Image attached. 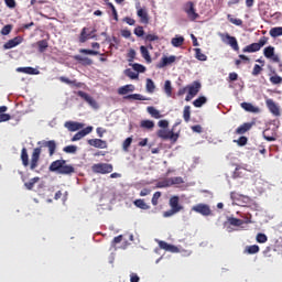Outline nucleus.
Wrapping results in <instances>:
<instances>
[{
  "instance_id": "1",
  "label": "nucleus",
  "mask_w": 282,
  "mask_h": 282,
  "mask_svg": "<svg viewBox=\"0 0 282 282\" xmlns=\"http://www.w3.org/2000/svg\"><path fill=\"white\" fill-rule=\"evenodd\" d=\"M40 148L32 149V155H26V149H20V163L28 170L35 171L39 167V154L42 149H47V156L55 155V141L45 140L37 142Z\"/></svg>"
},
{
  "instance_id": "2",
  "label": "nucleus",
  "mask_w": 282,
  "mask_h": 282,
  "mask_svg": "<svg viewBox=\"0 0 282 282\" xmlns=\"http://www.w3.org/2000/svg\"><path fill=\"white\" fill-rule=\"evenodd\" d=\"M47 172L57 173L59 175H70L75 173V167L67 164V161L56 160L47 165Z\"/></svg>"
},
{
  "instance_id": "3",
  "label": "nucleus",
  "mask_w": 282,
  "mask_h": 282,
  "mask_svg": "<svg viewBox=\"0 0 282 282\" xmlns=\"http://www.w3.org/2000/svg\"><path fill=\"white\" fill-rule=\"evenodd\" d=\"M199 82H192V84L184 86V88H180L176 91V96H184V101H191L192 98H195L196 95H199Z\"/></svg>"
},
{
  "instance_id": "4",
  "label": "nucleus",
  "mask_w": 282,
  "mask_h": 282,
  "mask_svg": "<svg viewBox=\"0 0 282 282\" xmlns=\"http://www.w3.org/2000/svg\"><path fill=\"white\" fill-rule=\"evenodd\" d=\"M167 207L172 209L164 212V218H171V216H175V214L183 210V206L178 205V196H172V198L167 199Z\"/></svg>"
},
{
  "instance_id": "5",
  "label": "nucleus",
  "mask_w": 282,
  "mask_h": 282,
  "mask_svg": "<svg viewBox=\"0 0 282 282\" xmlns=\"http://www.w3.org/2000/svg\"><path fill=\"white\" fill-rule=\"evenodd\" d=\"M184 14L187 15V21L195 22L199 19V13H195V3L191 1L184 3Z\"/></svg>"
},
{
  "instance_id": "6",
  "label": "nucleus",
  "mask_w": 282,
  "mask_h": 282,
  "mask_svg": "<svg viewBox=\"0 0 282 282\" xmlns=\"http://www.w3.org/2000/svg\"><path fill=\"white\" fill-rule=\"evenodd\" d=\"M112 167L108 163H96L91 164V173L99 175L111 174Z\"/></svg>"
},
{
  "instance_id": "7",
  "label": "nucleus",
  "mask_w": 282,
  "mask_h": 282,
  "mask_svg": "<svg viewBox=\"0 0 282 282\" xmlns=\"http://www.w3.org/2000/svg\"><path fill=\"white\" fill-rule=\"evenodd\" d=\"M155 138H160V140H170L172 142H175L176 140H178V134L171 130L160 129L155 131Z\"/></svg>"
},
{
  "instance_id": "8",
  "label": "nucleus",
  "mask_w": 282,
  "mask_h": 282,
  "mask_svg": "<svg viewBox=\"0 0 282 282\" xmlns=\"http://www.w3.org/2000/svg\"><path fill=\"white\" fill-rule=\"evenodd\" d=\"M263 45H267V37H260V42L248 44V46H243V53H254L259 52L260 48H267L263 47Z\"/></svg>"
},
{
  "instance_id": "9",
  "label": "nucleus",
  "mask_w": 282,
  "mask_h": 282,
  "mask_svg": "<svg viewBox=\"0 0 282 282\" xmlns=\"http://www.w3.org/2000/svg\"><path fill=\"white\" fill-rule=\"evenodd\" d=\"M155 127H160V129H166V120H160L158 122H153L151 120L140 121V128L151 130Z\"/></svg>"
},
{
  "instance_id": "10",
  "label": "nucleus",
  "mask_w": 282,
  "mask_h": 282,
  "mask_svg": "<svg viewBox=\"0 0 282 282\" xmlns=\"http://www.w3.org/2000/svg\"><path fill=\"white\" fill-rule=\"evenodd\" d=\"M192 213L199 214V216H210V207L207 204H196V206H192Z\"/></svg>"
},
{
  "instance_id": "11",
  "label": "nucleus",
  "mask_w": 282,
  "mask_h": 282,
  "mask_svg": "<svg viewBox=\"0 0 282 282\" xmlns=\"http://www.w3.org/2000/svg\"><path fill=\"white\" fill-rule=\"evenodd\" d=\"M23 43L22 36H15L12 37V40H8V42L3 43V50H11L15 46H19V44Z\"/></svg>"
},
{
  "instance_id": "12",
  "label": "nucleus",
  "mask_w": 282,
  "mask_h": 282,
  "mask_svg": "<svg viewBox=\"0 0 282 282\" xmlns=\"http://www.w3.org/2000/svg\"><path fill=\"white\" fill-rule=\"evenodd\" d=\"M175 63V56H164L160 58V63L155 64V68L163 69V67L170 66Z\"/></svg>"
},
{
  "instance_id": "13",
  "label": "nucleus",
  "mask_w": 282,
  "mask_h": 282,
  "mask_svg": "<svg viewBox=\"0 0 282 282\" xmlns=\"http://www.w3.org/2000/svg\"><path fill=\"white\" fill-rule=\"evenodd\" d=\"M221 39H224V42L228 43V46L231 47V51L239 52V43L235 41L234 36L221 34Z\"/></svg>"
},
{
  "instance_id": "14",
  "label": "nucleus",
  "mask_w": 282,
  "mask_h": 282,
  "mask_svg": "<svg viewBox=\"0 0 282 282\" xmlns=\"http://www.w3.org/2000/svg\"><path fill=\"white\" fill-rule=\"evenodd\" d=\"M64 129H68V131L75 132V131H83V129H87V127L84 128L83 124L79 122L68 121V122H64Z\"/></svg>"
},
{
  "instance_id": "15",
  "label": "nucleus",
  "mask_w": 282,
  "mask_h": 282,
  "mask_svg": "<svg viewBox=\"0 0 282 282\" xmlns=\"http://www.w3.org/2000/svg\"><path fill=\"white\" fill-rule=\"evenodd\" d=\"M263 58L272 59V62L279 63V57L274 56V47H263Z\"/></svg>"
},
{
  "instance_id": "16",
  "label": "nucleus",
  "mask_w": 282,
  "mask_h": 282,
  "mask_svg": "<svg viewBox=\"0 0 282 282\" xmlns=\"http://www.w3.org/2000/svg\"><path fill=\"white\" fill-rule=\"evenodd\" d=\"M88 145H90L91 148L99 149V150H105V149H107V141H102L100 139H90V140H88Z\"/></svg>"
},
{
  "instance_id": "17",
  "label": "nucleus",
  "mask_w": 282,
  "mask_h": 282,
  "mask_svg": "<svg viewBox=\"0 0 282 282\" xmlns=\"http://www.w3.org/2000/svg\"><path fill=\"white\" fill-rule=\"evenodd\" d=\"M263 105L268 106V112H272V116L279 117V106L274 105L273 100H263Z\"/></svg>"
},
{
  "instance_id": "18",
  "label": "nucleus",
  "mask_w": 282,
  "mask_h": 282,
  "mask_svg": "<svg viewBox=\"0 0 282 282\" xmlns=\"http://www.w3.org/2000/svg\"><path fill=\"white\" fill-rule=\"evenodd\" d=\"M155 243H158V246H160V250H164L166 252H172V253L178 252V248L173 245H169L164 241H158Z\"/></svg>"
},
{
  "instance_id": "19",
  "label": "nucleus",
  "mask_w": 282,
  "mask_h": 282,
  "mask_svg": "<svg viewBox=\"0 0 282 282\" xmlns=\"http://www.w3.org/2000/svg\"><path fill=\"white\" fill-rule=\"evenodd\" d=\"M91 133V127L84 128V130H79L76 134L72 135V142L79 141L83 137H87V134Z\"/></svg>"
},
{
  "instance_id": "20",
  "label": "nucleus",
  "mask_w": 282,
  "mask_h": 282,
  "mask_svg": "<svg viewBox=\"0 0 282 282\" xmlns=\"http://www.w3.org/2000/svg\"><path fill=\"white\" fill-rule=\"evenodd\" d=\"M76 96H78L79 99H84V102H88V106L95 107V99H93L90 95H87V93L79 90L76 91Z\"/></svg>"
},
{
  "instance_id": "21",
  "label": "nucleus",
  "mask_w": 282,
  "mask_h": 282,
  "mask_svg": "<svg viewBox=\"0 0 282 282\" xmlns=\"http://www.w3.org/2000/svg\"><path fill=\"white\" fill-rule=\"evenodd\" d=\"M131 91H134V86L133 85H123L118 90H116V94L123 96L127 95Z\"/></svg>"
},
{
  "instance_id": "22",
  "label": "nucleus",
  "mask_w": 282,
  "mask_h": 282,
  "mask_svg": "<svg viewBox=\"0 0 282 282\" xmlns=\"http://www.w3.org/2000/svg\"><path fill=\"white\" fill-rule=\"evenodd\" d=\"M72 59L76 61V63H79V65L91 66V58L76 55V56H72Z\"/></svg>"
},
{
  "instance_id": "23",
  "label": "nucleus",
  "mask_w": 282,
  "mask_h": 282,
  "mask_svg": "<svg viewBox=\"0 0 282 282\" xmlns=\"http://www.w3.org/2000/svg\"><path fill=\"white\" fill-rule=\"evenodd\" d=\"M252 123H243L240 127L236 128V135H242L247 133V131H251Z\"/></svg>"
},
{
  "instance_id": "24",
  "label": "nucleus",
  "mask_w": 282,
  "mask_h": 282,
  "mask_svg": "<svg viewBox=\"0 0 282 282\" xmlns=\"http://www.w3.org/2000/svg\"><path fill=\"white\" fill-rule=\"evenodd\" d=\"M240 108L243 109V111H248L251 113H259V108L251 106V104H248V102H241Z\"/></svg>"
},
{
  "instance_id": "25",
  "label": "nucleus",
  "mask_w": 282,
  "mask_h": 282,
  "mask_svg": "<svg viewBox=\"0 0 282 282\" xmlns=\"http://www.w3.org/2000/svg\"><path fill=\"white\" fill-rule=\"evenodd\" d=\"M91 39V34H87V28L79 30V43H87Z\"/></svg>"
},
{
  "instance_id": "26",
  "label": "nucleus",
  "mask_w": 282,
  "mask_h": 282,
  "mask_svg": "<svg viewBox=\"0 0 282 282\" xmlns=\"http://www.w3.org/2000/svg\"><path fill=\"white\" fill-rule=\"evenodd\" d=\"M135 17L140 18V23L142 24H147V21H149V19L147 18V10H135Z\"/></svg>"
},
{
  "instance_id": "27",
  "label": "nucleus",
  "mask_w": 282,
  "mask_h": 282,
  "mask_svg": "<svg viewBox=\"0 0 282 282\" xmlns=\"http://www.w3.org/2000/svg\"><path fill=\"white\" fill-rule=\"evenodd\" d=\"M35 48H37V52L40 53L47 51V40H40L35 42Z\"/></svg>"
},
{
  "instance_id": "28",
  "label": "nucleus",
  "mask_w": 282,
  "mask_h": 282,
  "mask_svg": "<svg viewBox=\"0 0 282 282\" xmlns=\"http://www.w3.org/2000/svg\"><path fill=\"white\" fill-rule=\"evenodd\" d=\"M132 205L135 206V208H140V210L151 209V206H148L147 203H143V199H135L132 202Z\"/></svg>"
},
{
  "instance_id": "29",
  "label": "nucleus",
  "mask_w": 282,
  "mask_h": 282,
  "mask_svg": "<svg viewBox=\"0 0 282 282\" xmlns=\"http://www.w3.org/2000/svg\"><path fill=\"white\" fill-rule=\"evenodd\" d=\"M268 35L272 36V39L282 36V26L272 28V30L268 31Z\"/></svg>"
},
{
  "instance_id": "30",
  "label": "nucleus",
  "mask_w": 282,
  "mask_h": 282,
  "mask_svg": "<svg viewBox=\"0 0 282 282\" xmlns=\"http://www.w3.org/2000/svg\"><path fill=\"white\" fill-rule=\"evenodd\" d=\"M254 253H259V246L251 245L243 248V254H254Z\"/></svg>"
},
{
  "instance_id": "31",
  "label": "nucleus",
  "mask_w": 282,
  "mask_h": 282,
  "mask_svg": "<svg viewBox=\"0 0 282 282\" xmlns=\"http://www.w3.org/2000/svg\"><path fill=\"white\" fill-rule=\"evenodd\" d=\"M3 112H7V107L0 106V122H7L11 120V115H7Z\"/></svg>"
},
{
  "instance_id": "32",
  "label": "nucleus",
  "mask_w": 282,
  "mask_h": 282,
  "mask_svg": "<svg viewBox=\"0 0 282 282\" xmlns=\"http://www.w3.org/2000/svg\"><path fill=\"white\" fill-rule=\"evenodd\" d=\"M123 100L144 101L147 100V98H143V95L132 94V95L123 96Z\"/></svg>"
},
{
  "instance_id": "33",
  "label": "nucleus",
  "mask_w": 282,
  "mask_h": 282,
  "mask_svg": "<svg viewBox=\"0 0 282 282\" xmlns=\"http://www.w3.org/2000/svg\"><path fill=\"white\" fill-rule=\"evenodd\" d=\"M205 104H207V97H199L196 100H192V107L200 108Z\"/></svg>"
},
{
  "instance_id": "34",
  "label": "nucleus",
  "mask_w": 282,
  "mask_h": 282,
  "mask_svg": "<svg viewBox=\"0 0 282 282\" xmlns=\"http://www.w3.org/2000/svg\"><path fill=\"white\" fill-rule=\"evenodd\" d=\"M123 76L134 80L139 78V72H133L131 69H123Z\"/></svg>"
},
{
  "instance_id": "35",
  "label": "nucleus",
  "mask_w": 282,
  "mask_h": 282,
  "mask_svg": "<svg viewBox=\"0 0 282 282\" xmlns=\"http://www.w3.org/2000/svg\"><path fill=\"white\" fill-rule=\"evenodd\" d=\"M148 116H152V119L163 118L162 115H159V110H155V107H148Z\"/></svg>"
},
{
  "instance_id": "36",
  "label": "nucleus",
  "mask_w": 282,
  "mask_h": 282,
  "mask_svg": "<svg viewBox=\"0 0 282 282\" xmlns=\"http://www.w3.org/2000/svg\"><path fill=\"white\" fill-rule=\"evenodd\" d=\"M181 183H170L166 181H160L158 183H155V188H166V187H171V185H178Z\"/></svg>"
},
{
  "instance_id": "37",
  "label": "nucleus",
  "mask_w": 282,
  "mask_h": 282,
  "mask_svg": "<svg viewBox=\"0 0 282 282\" xmlns=\"http://www.w3.org/2000/svg\"><path fill=\"white\" fill-rule=\"evenodd\" d=\"M140 57L143 58V62L151 63V54L147 52V48H140Z\"/></svg>"
},
{
  "instance_id": "38",
  "label": "nucleus",
  "mask_w": 282,
  "mask_h": 282,
  "mask_svg": "<svg viewBox=\"0 0 282 282\" xmlns=\"http://www.w3.org/2000/svg\"><path fill=\"white\" fill-rule=\"evenodd\" d=\"M79 54L90 55V56H102V54H99V52L87 50V48H79Z\"/></svg>"
},
{
  "instance_id": "39",
  "label": "nucleus",
  "mask_w": 282,
  "mask_h": 282,
  "mask_svg": "<svg viewBox=\"0 0 282 282\" xmlns=\"http://www.w3.org/2000/svg\"><path fill=\"white\" fill-rule=\"evenodd\" d=\"M145 90H148V94L155 93V82L145 80Z\"/></svg>"
},
{
  "instance_id": "40",
  "label": "nucleus",
  "mask_w": 282,
  "mask_h": 282,
  "mask_svg": "<svg viewBox=\"0 0 282 282\" xmlns=\"http://www.w3.org/2000/svg\"><path fill=\"white\" fill-rule=\"evenodd\" d=\"M128 70L143 74V72H147V68H144L143 65L140 64H132V68H128Z\"/></svg>"
},
{
  "instance_id": "41",
  "label": "nucleus",
  "mask_w": 282,
  "mask_h": 282,
  "mask_svg": "<svg viewBox=\"0 0 282 282\" xmlns=\"http://www.w3.org/2000/svg\"><path fill=\"white\" fill-rule=\"evenodd\" d=\"M192 52H196V61L207 62V55H203L199 48H194Z\"/></svg>"
},
{
  "instance_id": "42",
  "label": "nucleus",
  "mask_w": 282,
  "mask_h": 282,
  "mask_svg": "<svg viewBox=\"0 0 282 282\" xmlns=\"http://www.w3.org/2000/svg\"><path fill=\"white\" fill-rule=\"evenodd\" d=\"M15 72L24 73V74H28V75H35V68H31V67L15 68Z\"/></svg>"
},
{
  "instance_id": "43",
  "label": "nucleus",
  "mask_w": 282,
  "mask_h": 282,
  "mask_svg": "<svg viewBox=\"0 0 282 282\" xmlns=\"http://www.w3.org/2000/svg\"><path fill=\"white\" fill-rule=\"evenodd\" d=\"M39 182V177H32V180H28V183H24V188L31 191V188L35 187V183Z\"/></svg>"
},
{
  "instance_id": "44",
  "label": "nucleus",
  "mask_w": 282,
  "mask_h": 282,
  "mask_svg": "<svg viewBox=\"0 0 282 282\" xmlns=\"http://www.w3.org/2000/svg\"><path fill=\"white\" fill-rule=\"evenodd\" d=\"M135 37H143V41H145V42H148V43L159 41V36L155 35V34H148V35L135 36Z\"/></svg>"
},
{
  "instance_id": "45",
  "label": "nucleus",
  "mask_w": 282,
  "mask_h": 282,
  "mask_svg": "<svg viewBox=\"0 0 282 282\" xmlns=\"http://www.w3.org/2000/svg\"><path fill=\"white\" fill-rule=\"evenodd\" d=\"M228 225L231 227L242 226V220L239 218H228Z\"/></svg>"
},
{
  "instance_id": "46",
  "label": "nucleus",
  "mask_w": 282,
  "mask_h": 282,
  "mask_svg": "<svg viewBox=\"0 0 282 282\" xmlns=\"http://www.w3.org/2000/svg\"><path fill=\"white\" fill-rule=\"evenodd\" d=\"M59 83H64V85L79 87V83H75V80L67 79V77H59Z\"/></svg>"
},
{
  "instance_id": "47",
  "label": "nucleus",
  "mask_w": 282,
  "mask_h": 282,
  "mask_svg": "<svg viewBox=\"0 0 282 282\" xmlns=\"http://www.w3.org/2000/svg\"><path fill=\"white\" fill-rule=\"evenodd\" d=\"M268 82L272 83V85H280L282 84V77H279V75H272V77H268Z\"/></svg>"
},
{
  "instance_id": "48",
  "label": "nucleus",
  "mask_w": 282,
  "mask_h": 282,
  "mask_svg": "<svg viewBox=\"0 0 282 282\" xmlns=\"http://www.w3.org/2000/svg\"><path fill=\"white\" fill-rule=\"evenodd\" d=\"M183 46V36L172 37V47Z\"/></svg>"
},
{
  "instance_id": "49",
  "label": "nucleus",
  "mask_w": 282,
  "mask_h": 282,
  "mask_svg": "<svg viewBox=\"0 0 282 282\" xmlns=\"http://www.w3.org/2000/svg\"><path fill=\"white\" fill-rule=\"evenodd\" d=\"M106 6H108V9H111V20L119 21V14L115 12V6L111 2L106 3Z\"/></svg>"
},
{
  "instance_id": "50",
  "label": "nucleus",
  "mask_w": 282,
  "mask_h": 282,
  "mask_svg": "<svg viewBox=\"0 0 282 282\" xmlns=\"http://www.w3.org/2000/svg\"><path fill=\"white\" fill-rule=\"evenodd\" d=\"M191 121V106H184V122Z\"/></svg>"
},
{
  "instance_id": "51",
  "label": "nucleus",
  "mask_w": 282,
  "mask_h": 282,
  "mask_svg": "<svg viewBox=\"0 0 282 282\" xmlns=\"http://www.w3.org/2000/svg\"><path fill=\"white\" fill-rule=\"evenodd\" d=\"M256 243H267V235L256 234Z\"/></svg>"
},
{
  "instance_id": "52",
  "label": "nucleus",
  "mask_w": 282,
  "mask_h": 282,
  "mask_svg": "<svg viewBox=\"0 0 282 282\" xmlns=\"http://www.w3.org/2000/svg\"><path fill=\"white\" fill-rule=\"evenodd\" d=\"M228 22L236 26L242 25V20L230 18V14H228Z\"/></svg>"
},
{
  "instance_id": "53",
  "label": "nucleus",
  "mask_w": 282,
  "mask_h": 282,
  "mask_svg": "<svg viewBox=\"0 0 282 282\" xmlns=\"http://www.w3.org/2000/svg\"><path fill=\"white\" fill-rule=\"evenodd\" d=\"M7 34H11V24L3 25V29H0V35L7 36Z\"/></svg>"
},
{
  "instance_id": "54",
  "label": "nucleus",
  "mask_w": 282,
  "mask_h": 282,
  "mask_svg": "<svg viewBox=\"0 0 282 282\" xmlns=\"http://www.w3.org/2000/svg\"><path fill=\"white\" fill-rule=\"evenodd\" d=\"M164 95H167V97H171V82L170 80L164 82Z\"/></svg>"
},
{
  "instance_id": "55",
  "label": "nucleus",
  "mask_w": 282,
  "mask_h": 282,
  "mask_svg": "<svg viewBox=\"0 0 282 282\" xmlns=\"http://www.w3.org/2000/svg\"><path fill=\"white\" fill-rule=\"evenodd\" d=\"M162 182H167V183H172V184H183V178L172 177V178L164 180Z\"/></svg>"
},
{
  "instance_id": "56",
  "label": "nucleus",
  "mask_w": 282,
  "mask_h": 282,
  "mask_svg": "<svg viewBox=\"0 0 282 282\" xmlns=\"http://www.w3.org/2000/svg\"><path fill=\"white\" fill-rule=\"evenodd\" d=\"M128 32H132V34H135V36H144L143 35V26H135V29H133L132 31H128Z\"/></svg>"
},
{
  "instance_id": "57",
  "label": "nucleus",
  "mask_w": 282,
  "mask_h": 282,
  "mask_svg": "<svg viewBox=\"0 0 282 282\" xmlns=\"http://www.w3.org/2000/svg\"><path fill=\"white\" fill-rule=\"evenodd\" d=\"M231 176L236 178L242 177V167L236 166V171L231 172Z\"/></svg>"
},
{
  "instance_id": "58",
  "label": "nucleus",
  "mask_w": 282,
  "mask_h": 282,
  "mask_svg": "<svg viewBox=\"0 0 282 282\" xmlns=\"http://www.w3.org/2000/svg\"><path fill=\"white\" fill-rule=\"evenodd\" d=\"M261 72H263V68L259 67V65L251 67V76H259Z\"/></svg>"
},
{
  "instance_id": "59",
  "label": "nucleus",
  "mask_w": 282,
  "mask_h": 282,
  "mask_svg": "<svg viewBox=\"0 0 282 282\" xmlns=\"http://www.w3.org/2000/svg\"><path fill=\"white\" fill-rule=\"evenodd\" d=\"M159 196H161V193L155 192V194H152V206L159 205Z\"/></svg>"
},
{
  "instance_id": "60",
  "label": "nucleus",
  "mask_w": 282,
  "mask_h": 282,
  "mask_svg": "<svg viewBox=\"0 0 282 282\" xmlns=\"http://www.w3.org/2000/svg\"><path fill=\"white\" fill-rule=\"evenodd\" d=\"M236 145H247V137H240V139H236Z\"/></svg>"
},
{
  "instance_id": "61",
  "label": "nucleus",
  "mask_w": 282,
  "mask_h": 282,
  "mask_svg": "<svg viewBox=\"0 0 282 282\" xmlns=\"http://www.w3.org/2000/svg\"><path fill=\"white\" fill-rule=\"evenodd\" d=\"M64 153L75 154V145L64 147Z\"/></svg>"
},
{
  "instance_id": "62",
  "label": "nucleus",
  "mask_w": 282,
  "mask_h": 282,
  "mask_svg": "<svg viewBox=\"0 0 282 282\" xmlns=\"http://www.w3.org/2000/svg\"><path fill=\"white\" fill-rule=\"evenodd\" d=\"M122 241V236H116V238H111V247H115V245H119V242Z\"/></svg>"
},
{
  "instance_id": "63",
  "label": "nucleus",
  "mask_w": 282,
  "mask_h": 282,
  "mask_svg": "<svg viewBox=\"0 0 282 282\" xmlns=\"http://www.w3.org/2000/svg\"><path fill=\"white\" fill-rule=\"evenodd\" d=\"M3 6L8 7V9H14V0H3Z\"/></svg>"
},
{
  "instance_id": "64",
  "label": "nucleus",
  "mask_w": 282,
  "mask_h": 282,
  "mask_svg": "<svg viewBox=\"0 0 282 282\" xmlns=\"http://www.w3.org/2000/svg\"><path fill=\"white\" fill-rule=\"evenodd\" d=\"M239 79V75L235 74V73H229L228 74V82H235Z\"/></svg>"
}]
</instances>
